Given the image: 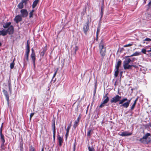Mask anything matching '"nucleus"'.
<instances>
[{"mask_svg": "<svg viewBox=\"0 0 151 151\" xmlns=\"http://www.w3.org/2000/svg\"><path fill=\"white\" fill-rule=\"evenodd\" d=\"M3 123H2L0 129V140L1 143H4L5 140L4 139V136L2 134V127Z\"/></svg>", "mask_w": 151, "mask_h": 151, "instance_id": "nucleus-8", "label": "nucleus"}, {"mask_svg": "<svg viewBox=\"0 0 151 151\" xmlns=\"http://www.w3.org/2000/svg\"><path fill=\"white\" fill-rule=\"evenodd\" d=\"M92 132V130L91 129H89L87 133V136L88 137H90L91 135V133Z\"/></svg>", "mask_w": 151, "mask_h": 151, "instance_id": "nucleus-26", "label": "nucleus"}, {"mask_svg": "<svg viewBox=\"0 0 151 151\" xmlns=\"http://www.w3.org/2000/svg\"><path fill=\"white\" fill-rule=\"evenodd\" d=\"M121 96H119L118 95H116L111 100L110 102L111 103H116L119 101V104L122 105L126 101H127L128 99L127 98H124L122 100Z\"/></svg>", "mask_w": 151, "mask_h": 151, "instance_id": "nucleus-2", "label": "nucleus"}, {"mask_svg": "<svg viewBox=\"0 0 151 151\" xmlns=\"http://www.w3.org/2000/svg\"><path fill=\"white\" fill-rule=\"evenodd\" d=\"M104 9V6H103V4L101 6V15H102L103 14V11Z\"/></svg>", "mask_w": 151, "mask_h": 151, "instance_id": "nucleus-36", "label": "nucleus"}, {"mask_svg": "<svg viewBox=\"0 0 151 151\" xmlns=\"http://www.w3.org/2000/svg\"><path fill=\"white\" fill-rule=\"evenodd\" d=\"M109 97H107L104 99L103 102L104 103H105L106 104L109 101Z\"/></svg>", "mask_w": 151, "mask_h": 151, "instance_id": "nucleus-28", "label": "nucleus"}, {"mask_svg": "<svg viewBox=\"0 0 151 151\" xmlns=\"http://www.w3.org/2000/svg\"><path fill=\"white\" fill-rule=\"evenodd\" d=\"M78 47L77 46H75L73 47L72 50V53L74 55L76 54V52L78 50Z\"/></svg>", "mask_w": 151, "mask_h": 151, "instance_id": "nucleus-16", "label": "nucleus"}, {"mask_svg": "<svg viewBox=\"0 0 151 151\" xmlns=\"http://www.w3.org/2000/svg\"><path fill=\"white\" fill-rule=\"evenodd\" d=\"M41 151H44V148H42Z\"/></svg>", "mask_w": 151, "mask_h": 151, "instance_id": "nucleus-62", "label": "nucleus"}, {"mask_svg": "<svg viewBox=\"0 0 151 151\" xmlns=\"http://www.w3.org/2000/svg\"><path fill=\"white\" fill-rule=\"evenodd\" d=\"M149 127H151V124H150L149 125Z\"/></svg>", "mask_w": 151, "mask_h": 151, "instance_id": "nucleus-63", "label": "nucleus"}, {"mask_svg": "<svg viewBox=\"0 0 151 151\" xmlns=\"http://www.w3.org/2000/svg\"><path fill=\"white\" fill-rule=\"evenodd\" d=\"M55 135L53 134V138L54 140L55 139Z\"/></svg>", "mask_w": 151, "mask_h": 151, "instance_id": "nucleus-58", "label": "nucleus"}, {"mask_svg": "<svg viewBox=\"0 0 151 151\" xmlns=\"http://www.w3.org/2000/svg\"><path fill=\"white\" fill-rule=\"evenodd\" d=\"M23 4V2L21 1L17 5L18 8L20 9H22L23 8L24 6Z\"/></svg>", "mask_w": 151, "mask_h": 151, "instance_id": "nucleus-18", "label": "nucleus"}, {"mask_svg": "<svg viewBox=\"0 0 151 151\" xmlns=\"http://www.w3.org/2000/svg\"><path fill=\"white\" fill-rule=\"evenodd\" d=\"M135 104L133 103L131 108L130 110L132 111L134 109L135 106Z\"/></svg>", "mask_w": 151, "mask_h": 151, "instance_id": "nucleus-34", "label": "nucleus"}, {"mask_svg": "<svg viewBox=\"0 0 151 151\" xmlns=\"http://www.w3.org/2000/svg\"><path fill=\"white\" fill-rule=\"evenodd\" d=\"M34 10H32L30 12L33 13V12H34Z\"/></svg>", "mask_w": 151, "mask_h": 151, "instance_id": "nucleus-60", "label": "nucleus"}, {"mask_svg": "<svg viewBox=\"0 0 151 151\" xmlns=\"http://www.w3.org/2000/svg\"><path fill=\"white\" fill-rule=\"evenodd\" d=\"M28 14L27 10L25 9H22L20 10V14L17 16L14 19H19L21 18H25L27 17Z\"/></svg>", "mask_w": 151, "mask_h": 151, "instance_id": "nucleus-4", "label": "nucleus"}, {"mask_svg": "<svg viewBox=\"0 0 151 151\" xmlns=\"http://www.w3.org/2000/svg\"><path fill=\"white\" fill-rule=\"evenodd\" d=\"M150 135V133H147L144 135L142 138H141L139 140V141L142 143H145L146 142V139H147L148 136Z\"/></svg>", "mask_w": 151, "mask_h": 151, "instance_id": "nucleus-9", "label": "nucleus"}, {"mask_svg": "<svg viewBox=\"0 0 151 151\" xmlns=\"http://www.w3.org/2000/svg\"><path fill=\"white\" fill-rule=\"evenodd\" d=\"M141 54L140 52H135L132 55L130 56V57H132L133 56H138Z\"/></svg>", "mask_w": 151, "mask_h": 151, "instance_id": "nucleus-22", "label": "nucleus"}, {"mask_svg": "<svg viewBox=\"0 0 151 151\" xmlns=\"http://www.w3.org/2000/svg\"><path fill=\"white\" fill-rule=\"evenodd\" d=\"M11 22H8L3 24V27L4 29L0 30V35L4 36L7 34L9 35L13 34L14 32V29L13 26L11 25Z\"/></svg>", "mask_w": 151, "mask_h": 151, "instance_id": "nucleus-1", "label": "nucleus"}, {"mask_svg": "<svg viewBox=\"0 0 151 151\" xmlns=\"http://www.w3.org/2000/svg\"><path fill=\"white\" fill-rule=\"evenodd\" d=\"M132 133H128L127 132L125 131L122 132L121 134H120V135L122 136H127L131 135Z\"/></svg>", "mask_w": 151, "mask_h": 151, "instance_id": "nucleus-12", "label": "nucleus"}, {"mask_svg": "<svg viewBox=\"0 0 151 151\" xmlns=\"http://www.w3.org/2000/svg\"><path fill=\"white\" fill-rule=\"evenodd\" d=\"M88 147L89 151H95V149L92 146L90 147L88 145Z\"/></svg>", "mask_w": 151, "mask_h": 151, "instance_id": "nucleus-24", "label": "nucleus"}, {"mask_svg": "<svg viewBox=\"0 0 151 151\" xmlns=\"http://www.w3.org/2000/svg\"><path fill=\"white\" fill-rule=\"evenodd\" d=\"M1 43L0 42V47L1 45Z\"/></svg>", "mask_w": 151, "mask_h": 151, "instance_id": "nucleus-64", "label": "nucleus"}, {"mask_svg": "<svg viewBox=\"0 0 151 151\" xmlns=\"http://www.w3.org/2000/svg\"><path fill=\"white\" fill-rule=\"evenodd\" d=\"M26 50H30L29 44V40L27 42Z\"/></svg>", "mask_w": 151, "mask_h": 151, "instance_id": "nucleus-27", "label": "nucleus"}, {"mask_svg": "<svg viewBox=\"0 0 151 151\" xmlns=\"http://www.w3.org/2000/svg\"><path fill=\"white\" fill-rule=\"evenodd\" d=\"M146 51H147V52H150V51H151V49H150V50H147Z\"/></svg>", "mask_w": 151, "mask_h": 151, "instance_id": "nucleus-59", "label": "nucleus"}, {"mask_svg": "<svg viewBox=\"0 0 151 151\" xmlns=\"http://www.w3.org/2000/svg\"><path fill=\"white\" fill-rule=\"evenodd\" d=\"M52 127L53 129H55V122L54 121L53 122Z\"/></svg>", "mask_w": 151, "mask_h": 151, "instance_id": "nucleus-38", "label": "nucleus"}, {"mask_svg": "<svg viewBox=\"0 0 151 151\" xmlns=\"http://www.w3.org/2000/svg\"><path fill=\"white\" fill-rule=\"evenodd\" d=\"M132 99V98L130 99L129 100L127 101L124 103H123L122 105L120 106H123L124 108H127L129 106V105Z\"/></svg>", "mask_w": 151, "mask_h": 151, "instance_id": "nucleus-10", "label": "nucleus"}, {"mask_svg": "<svg viewBox=\"0 0 151 151\" xmlns=\"http://www.w3.org/2000/svg\"><path fill=\"white\" fill-rule=\"evenodd\" d=\"M147 0H144V2L143 3L144 4H145L146 3V1Z\"/></svg>", "mask_w": 151, "mask_h": 151, "instance_id": "nucleus-57", "label": "nucleus"}, {"mask_svg": "<svg viewBox=\"0 0 151 151\" xmlns=\"http://www.w3.org/2000/svg\"><path fill=\"white\" fill-rule=\"evenodd\" d=\"M3 92L4 93V95L5 96V97H6V100L7 101L8 105H9V95L8 94V92L6 91V90H4V89L3 90Z\"/></svg>", "mask_w": 151, "mask_h": 151, "instance_id": "nucleus-11", "label": "nucleus"}, {"mask_svg": "<svg viewBox=\"0 0 151 151\" xmlns=\"http://www.w3.org/2000/svg\"><path fill=\"white\" fill-rule=\"evenodd\" d=\"M39 1V0H35L33 2L32 5L33 8H34L37 6Z\"/></svg>", "mask_w": 151, "mask_h": 151, "instance_id": "nucleus-19", "label": "nucleus"}, {"mask_svg": "<svg viewBox=\"0 0 151 151\" xmlns=\"http://www.w3.org/2000/svg\"><path fill=\"white\" fill-rule=\"evenodd\" d=\"M96 89H94L93 91V96H94L95 95Z\"/></svg>", "mask_w": 151, "mask_h": 151, "instance_id": "nucleus-50", "label": "nucleus"}, {"mask_svg": "<svg viewBox=\"0 0 151 151\" xmlns=\"http://www.w3.org/2000/svg\"><path fill=\"white\" fill-rule=\"evenodd\" d=\"M14 20L17 23H18L19 22L21 21L22 19H14Z\"/></svg>", "mask_w": 151, "mask_h": 151, "instance_id": "nucleus-48", "label": "nucleus"}, {"mask_svg": "<svg viewBox=\"0 0 151 151\" xmlns=\"http://www.w3.org/2000/svg\"><path fill=\"white\" fill-rule=\"evenodd\" d=\"M56 73H57V71H56L55 72V73H54V75H53V78L54 77H55V75H56Z\"/></svg>", "mask_w": 151, "mask_h": 151, "instance_id": "nucleus-55", "label": "nucleus"}, {"mask_svg": "<svg viewBox=\"0 0 151 151\" xmlns=\"http://www.w3.org/2000/svg\"><path fill=\"white\" fill-rule=\"evenodd\" d=\"M33 15V13L30 12L29 14V18H31L32 17Z\"/></svg>", "mask_w": 151, "mask_h": 151, "instance_id": "nucleus-41", "label": "nucleus"}, {"mask_svg": "<svg viewBox=\"0 0 151 151\" xmlns=\"http://www.w3.org/2000/svg\"><path fill=\"white\" fill-rule=\"evenodd\" d=\"M131 59V62H134L135 60H136L135 58H132Z\"/></svg>", "mask_w": 151, "mask_h": 151, "instance_id": "nucleus-46", "label": "nucleus"}, {"mask_svg": "<svg viewBox=\"0 0 151 151\" xmlns=\"http://www.w3.org/2000/svg\"><path fill=\"white\" fill-rule=\"evenodd\" d=\"M90 22L88 20L85 24V25L83 27V30L84 33L86 35L87 32L89 29V25H88Z\"/></svg>", "mask_w": 151, "mask_h": 151, "instance_id": "nucleus-7", "label": "nucleus"}, {"mask_svg": "<svg viewBox=\"0 0 151 151\" xmlns=\"http://www.w3.org/2000/svg\"><path fill=\"white\" fill-rule=\"evenodd\" d=\"M34 114V113H32L30 114V118H29V119H30V121L31 120V118H32V117L33 116Z\"/></svg>", "mask_w": 151, "mask_h": 151, "instance_id": "nucleus-39", "label": "nucleus"}, {"mask_svg": "<svg viewBox=\"0 0 151 151\" xmlns=\"http://www.w3.org/2000/svg\"><path fill=\"white\" fill-rule=\"evenodd\" d=\"M148 56L151 57V53H149L148 54H147Z\"/></svg>", "mask_w": 151, "mask_h": 151, "instance_id": "nucleus-56", "label": "nucleus"}, {"mask_svg": "<svg viewBox=\"0 0 151 151\" xmlns=\"http://www.w3.org/2000/svg\"><path fill=\"white\" fill-rule=\"evenodd\" d=\"M132 45H133V43H129V44H128L126 45H124V47H129V46H132Z\"/></svg>", "mask_w": 151, "mask_h": 151, "instance_id": "nucleus-32", "label": "nucleus"}, {"mask_svg": "<svg viewBox=\"0 0 151 151\" xmlns=\"http://www.w3.org/2000/svg\"><path fill=\"white\" fill-rule=\"evenodd\" d=\"M81 117L80 116L77 118V119L75 121L74 124L73 125V128L74 129H76V127L78 126V122L79 121V120L80 119Z\"/></svg>", "mask_w": 151, "mask_h": 151, "instance_id": "nucleus-13", "label": "nucleus"}, {"mask_svg": "<svg viewBox=\"0 0 151 151\" xmlns=\"http://www.w3.org/2000/svg\"><path fill=\"white\" fill-rule=\"evenodd\" d=\"M71 126V122L68 126L67 129H66V131L69 132V130Z\"/></svg>", "mask_w": 151, "mask_h": 151, "instance_id": "nucleus-31", "label": "nucleus"}, {"mask_svg": "<svg viewBox=\"0 0 151 151\" xmlns=\"http://www.w3.org/2000/svg\"><path fill=\"white\" fill-rule=\"evenodd\" d=\"M141 52L145 54H146V50L145 49H143L142 50Z\"/></svg>", "mask_w": 151, "mask_h": 151, "instance_id": "nucleus-37", "label": "nucleus"}, {"mask_svg": "<svg viewBox=\"0 0 151 151\" xmlns=\"http://www.w3.org/2000/svg\"><path fill=\"white\" fill-rule=\"evenodd\" d=\"M68 133H69V132H68L66 131V134L65 135V136L66 137V139H67V137L68 135Z\"/></svg>", "mask_w": 151, "mask_h": 151, "instance_id": "nucleus-47", "label": "nucleus"}, {"mask_svg": "<svg viewBox=\"0 0 151 151\" xmlns=\"http://www.w3.org/2000/svg\"><path fill=\"white\" fill-rule=\"evenodd\" d=\"M107 95H108V93H107L105 95H104L103 96V99H106V97H108V96H107Z\"/></svg>", "mask_w": 151, "mask_h": 151, "instance_id": "nucleus-44", "label": "nucleus"}, {"mask_svg": "<svg viewBox=\"0 0 151 151\" xmlns=\"http://www.w3.org/2000/svg\"><path fill=\"white\" fill-rule=\"evenodd\" d=\"M97 87V81L95 82V89H96Z\"/></svg>", "mask_w": 151, "mask_h": 151, "instance_id": "nucleus-53", "label": "nucleus"}, {"mask_svg": "<svg viewBox=\"0 0 151 151\" xmlns=\"http://www.w3.org/2000/svg\"><path fill=\"white\" fill-rule=\"evenodd\" d=\"M105 103H104L103 102L99 106V107L100 108H101L104 107L105 105Z\"/></svg>", "mask_w": 151, "mask_h": 151, "instance_id": "nucleus-33", "label": "nucleus"}, {"mask_svg": "<svg viewBox=\"0 0 151 151\" xmlns=\"http://www.w3.org/2000/svg\"><path fill=\"white\" fill-rule=\"evenodd\" d=\"M132 67H134L135 68H136L137 67V66L136 65H130V69H131V68Z\"/></svg>", "mask_w": 151, "mask_h": 151, "instance_id": "nucleus-49", "label": "nucleus"}, {"mask_svg": "<svg viewBox=\"0 0 151 151\" xmlns=\"http://www.w3.org/2000/svg\"><path fill=\"white\" fill-rule=\"evenodd\" d=\"M100 29L99 28H97V30L96 32V36L97 37L98 36V34L99 32Z\"/></svg>", "mask_w": 151, "mask_h": 151, "instance_id": "nucleus-43", "label": "nucleus"}, {"mask_svg": "<svg viewBox=\"0 0 151 151\" xmlns=\"http://www.w3.org/2000/svg\"><path fill=\"white\" fill-rule=\"evenodd\" d=\"M14 60L11 63L10 65V67L11 69H13L14 68Z\"/></svg>", "mask_w": 151, "mask_h": 151, "instance_id": "nucleus-25", "label": "nucleus"}, {"mask_svg": "<svg viewBox=\"0 0 151 151\" xmlns=\"http://www.w3.org/2000/svg\"><path fill=\"white\" fill-rule=\"evenodd\" d=\"M150 41H151V39L149 38H146L143 41V43L144 44L146 43L147 44Z\"/></svg>", "mask_w": 151, "mask_h": 151, "instance_id": "nucleus-20", "label": "nucleus"}, {"mask_svg": "<svg viewBox=\"0 0 151 151\" xmlns=\"http://www.w3.org/2000/svg\"><path fill=\"white\" fill-rule=\"evenodd\" d=\"M57 137L59 141V145L60 146H61L63 141V139L61 137H60L59 135Z\"/></svg>", "mask_w": 151, "mask_h": 151, "instance_id": "nucleus-15", "label": "nucleus"}, {"mask_svg": "<svg viewBox=\"0 0 151 151\" xmlns=\"http://www.w3.org/2000/svg\"><path fill=\"white\" fill-rule=\"evenodd\" d=\"M122 72H121L120 73V75H122Z\"/></svg>", "mask_w": 151, "mask_h": 151, "instance_id": "nucleus-61", "label": "nucleus"}, {"mask_svg": "<svg viewBox=\"0 0 151 151\" xmlns=\"http://www.w3.org/2000/svg\"><path fill=\"white\" fill-rule=\"evenodd\" d=\"M4 143H1V150H0L2 151L5 150L6 147H5Z\"/></svg>", "mask_w": 151, "mask_h": 151, "instance_id": "nucleus-23", "label": "nucleus"}, {"mask_svg": "<svg viewBox=\"0 0 151 151\" xmlns=\"http://www.w3.org/2000/svg\"><path fill=\"white\" fill-rule=\"evenodd\" d=\"M122 63L121 61L120 60H118L117 63V65L115 66L116 69H119L120 66L121 65Z\"/></svg>", "mask_w": 151, "mask_h": 151, "instance_id": "nucleus-17", "label": "nucleus"}, {"mask_svg": "<svg viewBox=\"0 0 151 151\" xmlns=\"http://www.w3.org/2000/svg\"><path fill=\"white\" fill-rule=\"evenodd\" d=\"M53 134L55 135V129H53Z\"/></svg>", "mask_w": 151, "mask_h": 151, "instance_id": "nucleus-54", "label": "nucleus"}, {"mask_svg": "<svg viewBox=\"0 0 151 151\" xmlns=\"http://www.w3.org/2000/svg\"><path fill=\"white\" fill-rule=\"evenodd\" d=\"M31 58L33 61V65L35 67V54L33 48L32 49V53L31 55Z\"/></svg>", "mask_w": 151, "mask_h": 151, "instance_id": "nucleus-6", "label": "nucleus"}, {"mask_svg": "<svg viewBox=\"0 0 151 151\" xmlns=\"http://www.w3.org/2000/svg\"><path fill=\"white\" fill-rule=\"evenodd\" d=\"M148 6H151V0H150V1L148 4Z\"/></svg>", "mask_w": 151, "mask_h": 151, "instance_id": "nucleus-51", "label": "nucleus"}, {"mask_svg": "<svg viewBox=\"0 0 151 151\" xmlns=\"http://www.w3.org/2000/svg\"><path fill=\"white\" fill-rule=\"evenodd\" d=\"M129 56L126 57V58L123 62V66L124 69H129L130 68V65L129 64L131 62V59L128 58Z\"/></svg>", "mask_w": 151, "mask_h": 151, "instance_id": "nucleus-5", "label": "nucleus"}, {"mask_svg": "<svg viewBox=\"0 0 151 151\" xmlns=\"http://www.w3.org/2000/svg\"><path fill=\"white\" fill-rule=\"evenodd\" d=\"M138 97H137V98L135 100V101H134V104H136V103H137V100H138Z\"/></svg>", "mask_w": 151, "mask_h": 151, "instance_id": "nucleus-52", "label": "nucleus"}, {"mask_svg": "<svg viewBox=\"0 0 151 151\" xmlns=\"http://www.w3.org/2000/svg\"><path fill=\"white\" fill-rule=\"evenodd\" d=\"M76 145V142H75L73 145V151H75Z\"/></svg>", "mask_w": 151, "mask_h": 151, "instance_id": "nucleus-42", "label": "nucleus"}, {"mask_svg": "<svg viewBox=\"0 0 151 151\" xmlns=\"http://www.w3.org/2000/svg\"><path fill=\"white\" fill-rule=\"evenodd\" d=\"M30 50H26V53L24 55V58L27 61H28L29 60V55Z\"/></svg>", "mask_w": 151, "mask_h": 151, "instance_id": "nucleus-14", "label": "nucleus"}, {"mask_svg": "<svg viewBox=\"0 0 151 151\" xmlns=\"http://www.w3.org/2000/svg\"><path fill=\"white\" fill-rule=\"evenodd\" d=\"M119 73V69H116V70L115 72L114 76L116 77L118 75Z\"/></svg>", "mask_w": 151, "mask_h": 151, "instance_id": "nucleus-29", "label": "nucleus"}, {"mask_svg": "<svg viewBox=\"0 0 151 151\" xmlns=\"http://www.w3.org/2000/svg\"><path fill=\"white\" fill-rule=\"evenodd\" d=\"M9 91H10V92H11V84L10 83H9Z\"/></svg>", "mask_w": 151, "mask_h": 151, "instance_id": "nucleus-40", "label": "nucleus"}, {"mask_svg": "<svg viewBox=\"0 0 151 151\" xmlns=\"http://www.w3.org/2000/svg\"><path fill=\"white\" fill-rule=\"evenodd\" d=\"M20 149L21 151H23L22 144H20Z\"/></svg>", "mask_w": 151, "mask_h": 151, "instance_id": "nucleus-35", "label": "nucleus"}, {"mask_svg": "<svg viewBox=\"0 0 151 151\" xmlns=\"http://www.w3.org/2000/svg\"><path fill=\"white\" fill-rule=\"evenodd\" d=\"M29 151H35V149L34 147H33L32 145H31L29 147Z\"/></svg>", "mask_w": 151, "mask_h": 151, "instance_id": "nucleus-30", "label": "nucleus"}, {"mask_svg": "<svg viewBox=\"0 0 151 151\" xmlns=\"http://www.w3.org/2000/svg\"><path fill=\"white\" fill-rule=\"evenodd\" d=\"M29 1V0H22V1L23 2V3H24L25 4H26L27 3V1Z\"/></svg>", "mask_w": 151, "mask_h": 151, "instance_id": "nucleus-45", "label": "nucleus"}, {"mask_svg": "<svg viewBox=\"0 0 151 151\" xmlns=\"http://www.w3.org/2000/svg\"><path fill=\"white\" fill-rule=\"evenodd\" d=\"M46 49L44 48H43V50L42 52H41L40 53V56H42V57H43L44 55V54L46 51Z\"/></svg>", "mask_w": 151, "mask_h": 151, "instance_id": "nucleus-21", "label": "nucleus"}, {"mask_svg": "<svg viewBox=\"0 0 151 151\" xmlns=\"http://www.w3.org/2000/svg\"><path fill=\"white\" fill-rule=\"evenodd\" d=\"M100 53L101 56V59L103 60L106 53V47H104L103 40H101L99 45Z\"/></svg>", "mask_w": 151, "mask_h": 151, "instance_id": "nucleus-3", "label": "nucleus"}]
</instances>
